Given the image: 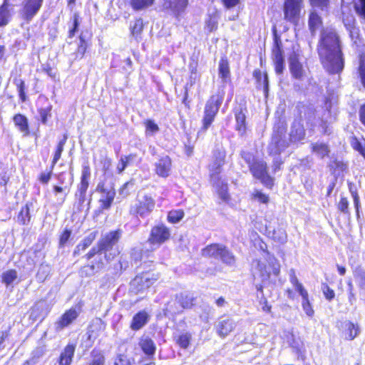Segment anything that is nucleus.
I'll list each match as a JSON object with an SVG mask.
<instances>
[{"label": "nucleus", "mask_w": 365, "mask_h": 365, "mask_svg": "<svg viewBox=\"0 0 365 365\" xmlns=\"http://www.w3.org/2000/svg\"><path fill=\"white\" fill-rule=\"evenodd\" d=\"M128 160H129L128 157L121 158V159L120 160V161L117 165V170L119 173H121L125 169V168L128 165Z\"/></svg>", "instance_id": "57"}, {"label": "nucleus", "mask_w": 365, "mask_h": 365, "mask_svg": "<svg viewBox=\"0 0 365 365\" xmlns=\"http://www.w3.org/2000/svg\"><path fill=\"white\" fill-rule=\"evenodd\" d=\"M283 53L284 50L282 41L279 37H278L275 34L271 58L274 66L275 72L277 74L282 73L284 69V59Z\"/></svg>", "instance_id": "7"}, {"label": "nucleus", "mask_w": 365, "mask_h": 365, "mask_svg": "<svg viewBox=\"0 0 365 365\" xmlns=\"http://www.w3.org/2000/svg\"><path fill=\"white\" fill-rule=\"evenodd\" d=\"M114 365H131V364L126 356L120 354L115 360Z\"/></svg>", "instance_id": "55"}, {"label": "nucleus", "mask_w": 365, "mask_h": 365, "mask_svg": "<svg viewBox=\"0 0 365 365\" xmlns=\"http://www.w3.org/2000/svg\"><path fill=\"white\" fill-rule=\"evenodd\" d=\"M284 128H281L274 131L270 144L268 146V150L271 155L279 154L282 150L288 147V143L284 139Z\"/></svg>", "instance_id": "12"}, {"label": "nucleus", "mask_w": 365, "mask_h": 365, "mask_svg": "<svg viewBox=\"0 0 365 365\" xmlns=\"http://www.w3.org/2000/svg\"><path fill=\"white\" fill-rule=\"evenodd\" d=\"M44 354V349L43 347H37L34 349L31 354V357L25 361V363L29 365H36L38 360Z\"/></svg>", "instance_id": "34"}, {"label": "nucleus", "mask_w": 365, "mask_h": 365, "mask_svg": "<svg viewBox=\"0 0 365 365\" xmlns=\"http://www.w3.org/2000/svg\"><path fill=\"white\" fill-rule=\"evenodd\" d=\"M253 269L255 274H258L262 279H267L269 278L271 271L267 267L264 263L259 260H255L253 262Z\"/></svg>", "instance_id": "23"}, {"label": "nucleus", "mask_w": 365, "mask_h": 365, "mask_svg": "<svg viewBox=\"0 0 365 365\" xmlns=\"http://www.w3.org/2000/svg\"><path fill=\"white\" fill-rule=\"evenodd\" d=\"M170 237V230L164 225H158L152 228L148 242L158 247L169 240Z\"/></svg>", "instance_id": "9"}, {"label": "nucleus", "mask_w": 365, "mask_h": 365, "mask_svg": "<svg viewBox=\"0 0 365 365\" xmlns=\"http://www.w3.org/2000/svg\"><path fill=\"white\" fill-rule=\"evenodd\" d=\"M75 351V346L72 344L67 345L61 354L59 365H70Z\"/></svg>", "instance_id": "21"}, {"label": "nucleus", "mask_w": 365, "mask_h": 365, "mask_svg": "<svg viewBox=\"0 0 365 365\" xmlns=\"http://www.w3.org/2000/svg\"><path fill=\"white\" fill-rule=\"evenodd\" d=\"M188 4V0H170L169 8L175 15L184 11Z\"/></svg>", "instance_id": "27"}, {"label": "nucleus", "mask_w": 365, "mask_h": 365, "mask_svg": "<svg viewBox=\"0 0 365 365\" xmlns=\"http://www.w3.org/2000/svg\"><path fill=\"white\" fill-rule=\"evenodd\" d=\"M301 4L302 0H286L284 6V18L291 22H296L300 14Z\"/></svg>", "instance_id": "14"}, {"label": "nucleus", "mask_w": 365, "mask_h": 365, "mask_svg": "<svg viewBox=\"0 0 365 365\" xmlns=\"http://www.w3.org/2000/svg\"><path fill=\"white\" fill-rule=\"evenodd\" d=\"M120 235L121 233L119 230L112 231L105 235L98 243V249L97 252L102 250L108 252L112 250L113 246L118 242Z\"/></svg>", "instance_id": "16"}, {"label": "nucleus", "mask_w": 365, "mask_h": 365, "mask_svg": "<svg viewBox=\"0 0 365 365\" xmlns=\"http://www.w3.org/2000/svg\"><path fill=\"white\" fill-rule=\"evenodd\" d=\"M155 174L163 178H168L172 171V160L168 155L160 157L154 164Z\"/></svg>", "instance_id": "15"}, {"label": "nucleus", "mask_w": 365, "mask_h": 365, "mask_svg": "<svg viewBox=\"0 0 365 365\" xmlns=\"http://www.w3.org/2000/svg\"><path fill=\"white\" fill-rule=\"evenodd\" d=\"M110 165V159L108 158L106 155H101L100 163L97 166H99V168L105 173V174H106L109 170Z\"/></svg>", "instance_id": "46"}, {"label": "nucleus", "mask_w": 365, "mask_h": 365, "mask_svg": "<svg viewBox=\"0 0 365 365\" xmlns=\"http://www.w3.org/2000/svg\"><path fill=\"white\" fill-rule=\"evenodd\" d=\"M219 76L224 82L230 78V68L227 60L222 59L219 64Z\"/></svg>", "instance_id": "32"}, {"label": "nucleus", "mask_w": 365, "mask_h": 365, "mask_svg": "<svg viewBox=\"0 0 365 365\" xmlns=\"http://www.w3.org/2000/svg\"><path fill=\"white\" fill-rule=\"evenodd\" d=\"M356 13L365 19V0H354Z\"/></svg>", "instance_id": "45"}, {"label": "nucleus", "mask_w": 365, "mask_h": 365, "mask_svg": "<svg viewBox=\"0 0 365 365\" xmlns=\"http://www.w3.org/2000/svg\"><path fill=\"white\" fill-rule=\"evenodd\" d=\"M318 53L324 68L337 73L344 68V59L339 36L332 29H324L318 46Z\"/></svg>", "instance_id": "1"}, {"label": "nucleus", "mask_w": 365, "mask_h": 365, "mask_svg": "<svg viewBox=\"0 0 365 365\" xmlns=\"http://www.w3.org/2000/svg\"><path fill=\"white\" fill-rule=\"evenodd\" d=\"M237 128L240 132L245 130V115L242 113L236 115Z\"/></svg>", "instance_id": "48"}, {"label": "nucleus", "mask_w": 365, "mask_h": 365, "mask_svg": "<svg viewBox=\"0 0 365 365\" xmlns=\"http://www.w3.org/2000/svg\"><path fill=\"white\" fill-rule=\"evenodd\" d=\"M216 187L217 188V192H218L219 197L224 202H228V200H230V195L227 193V184L222 183V185L220 187V185L217 183H216Z\"/></svg>", "instance_id": "42"}, {"label": "nucleus", "mask_w": 365, "mask_h": 365, "mask_svg": "<svg viewBox=\"0 0 365 365\" xmlns=\"http://www.w3.org/2000/svg\"><path fill=\"white\" fill-rule=\"evenodd\" d=\"M131 7L135 11L145 10L154 4V0H130Z\"/></svg>", "instance_id": "30"}, {"label": "nucleus", "mask_w": 365, "mask_h": 365, "mask_svg": "<svg viewBox=\"0 0 365 365\" xmlns=\"http://www.w3.org/2000/svg\"><path fill=\"white\" fill-rule=\"evenodd\" d=\"M322 289L323 294L327 299L331 300L334 298L335 293L334 290L331 289L327 284H323Z\"/></svg>", "instance_id": "54"}, {"label": "nucleus", "mask_w": 365, "mask_h": 365, "mask_svg": "<svg viewBox=\"0 0 365 365\" xmlns=\"http://www.w3.org/2000/svg\"><path fill=\"white\" fill-rule=\"evenodd\" d=\"M143 29V19L139 18L133 21L130 24V30L131 35L136 40L140 38V34Z\"/></svg>", "instance_id": "28"}, {"label": "nucleus", "mask_w": 365, "mask_h": 365, "mask_svg": "<svg viewBox=\"0 0 365 365\" xmlns=\"http://www.w3.org/2000/svg\"><path fill=\"white\" fill-rule=\"evenodd\" d=\"M349 35H350V37L352 39V41H354V42L355 43H357V40L359 39V31L357 28L354 27L351 29L349 30Z\"/></svg>", "instance_id": "60"}, {"label": "nucleus", "mask_w": 365, "mask_h": 365, "mask_svg": "<svg viewBox=\"0 0 365 365\" xmlns=\"http://www.w3.org/2000/svg\"><path fill=\"white\" fill-rule=\"evenodd\" d=\"M339 327L346 340L354 339L360 331L358 323H353L351 321H341Z\"/></svg>", "instance_id": "17"}, {"label": "nucleus", "mask_w": 365, "mask_h": 365, "mask_svg": "<svg viewBox=\"0 0 365 365\" xmlns=\"http://www.w3.org/2000/svg\"><path fill=\"white\" fill-rule=\"evenodd\" d=\"M105 358L102 354H97L94 356L93 361L91 365H104Z\"/></svg>", "instance_id": "62"}, {"label": "nucleus", "mask_w": 365, "mask_h": 365, "mask_svg": "<svg viewBox=\"0 0 365 365\" xmlns=\"http://www.w3.org/2000/svg\"><path fill=\"white\" fill-rule=\"evenodd\" d=\"M18 220L24 225L28 223L30 220V215H29V208L28 205H26L24 207L19 216Z\"/></svg>", "instance_id": "44"}, {"label": "nucleus", "mask_w": 365, "mask_h": 365, "mask_svg": "<svg viewBox=\"0 0 365 365\" xmlns=\"http://www.w3.org/2000/svg\"><path fill=\"white\" fill-rule=\"evenodd\" d=\"M268 262L269 264V267L272 268V272L277 276L280 272V264L278 262V260L274 257L273 256H269Z\"/></svg>", "instance_id": "43"}, {"label": "nucleus", "mask_w": 365, "mask_h": 365, "mask_svg": "<svg viewBox=\"0 0 365 365\" xmlns=\"http://www.w3.org/2000/svg\"><path fill=\"white\" fill-rule=\"evenodd\" d=\"M39 115L43 123H46L47 118L50 116V109L49 108H41L39 110Z\"/></svg>", "instance_id": "59"}, {"label": "nucleus", "mask_w": 365, "mask_h": 365, "mask_svg": "<svg viewBox=\"0 0 365 365\" xmlns=\"http://www.w3.org/2000/svg\"><path fill=\"white\" fill-rule=\"evenodd\" d=\"M272 237L274 240L279 242V243H284L287 242V235L285 230L278 228L274 230Z\"/></svg>", "instance_id": "40"}, {"label": "nucleus", "mask_w": 365, "mask_h": 365, "mask_svg": "<svg viewBox=\"0 0 365 365\" xmlns=\"http://www.w3.org/2000/svg\"><path fill=\"white\" fill-rule=\"evenodd\" d=\"M255 78L258 81V83H261L264 86V90L265 92L268 90V76L267 73H262V72L259 70H256L253 73Z\"/></svg>", "instance_id": "37"}, {"label": "nucleus", "mask_w": 365, "mask_h": 365, "mask_svg": "<svg viewBox=\"0 0 365 365\" xmlns=\"http://www.w3.org/2000/svg\"><path fill=\"white\" fill-rule=\"evenodd\" d=\"M144 125L145 127V135L147 136L154 135L160 130L159 126L153 120H145Z\"/></svg>", "instance_id": "36"}, {"label": "nucleus", "mask_w": 365, "mask_h": 365, "mask_svg": "<svg viewBox=\"0 0 365 365\" xmlns=\"http://www.w3.org/2000/svg\"><path fill=\"white\" fill-rule=\"evenodd\" d=\"M14 122L15 125L19 130L24 133V135L29 134V125L27 118L21 114L15 115L14 117Z\"/></svg>", "instance_id": "26"}, {"label": "nucleus", "mask_w": 365, "mask_h": 365, "mask_svg": "<svg viewBox=\"0 0 365 365\" xmlns=\"http://www.w3.org/2000/svg\"><path fill=\"white\" fill-rule=\"evenodd\" d=\"M81 312L80 306H76L67 311L61 319H76Z\"/></svg>", "instance_id": "41"}, {"label": "nucleus", "mask_w": 365, "mask_h": 365, "mask_svg": "<svg viewBox=\"0 0 365 365\" xmlns=\"http://www.w3.org/2000/svg\"><path fill=\"white\" fill-rule=\"evenodd\" d=\"M71 236V231L66 230L60 237V245H65L67 241L68 240L69 237Z\"/></svg>", "instance_id": "63"}, {"label": "nucleus", "mask_w": 365, "mask_h": 365, "mask_svg": "<svg viewBox=\"0 0 365 365\" xmlns=\"http://www.w3.org/2000/svg\"><path fill=\"white\" fill-rule=\"evenodd\" d=\"M312 150L320 158L327 156L330 152L329 146L323 143L317 142L312 144Z\"/></svg>", "instance_id": "25"}, {"label": "nucleus", "mask_w": 365, "mask_h": 365, "mask_svg": "<svg viewBox=\"0 0 365 365\" xmlns=\"http://www.w3.org/2000/svg\"><path fill=\"white\" fill-rule=\"evenodd\" d=\"M88 179H81L80 185H78V191L81 192H86L88 187Z\"/></svg>", "instance_id": "61"}, {"label": "nucleus", "mask_w": 365, "mask_h": 365, "mask_svg": "<svg viewBox=\"0 0 365 365\" xmlns=\"http://www.w3.org/2000/svg\"><path fill=\"white\" fill-rule=\"evenodd\" d=\"M219 15L217 11L209 14V19L206 21V28L209 31L215 30L218 24Z\"/></svg>", "instance_id": "35"}, {"label": "nucleus", "mask_w": 365, "mask_h": 365, "mask_svg": "<svg viewBox=\"0 0 365 365\" xmlns=\"http://www.w3.org/2000/svg\"><path fill=\"white\" fill-rule=\"evenodd\" d=\"M17 272L15 269L6 270L2 274V282L9 286L17 279Z\"/></svg>", "instance_id": "33"}, {"label": "nucleus", "mask_w": 365, "mask_h": 365, "mask_svg": "<svg viewBox=\"0 0 365 365\" xmlns=\"http://www.w3.org/2000/svg\"><path fill=\"white\" fill-rule=\"evenodd\" d=\"M329 1V0H310L313 6L319 7L322 9L327 6Z\"/></svg>", "instance_id": "58"}, {"label": "nucleus", "mask_w": 365, "mask_h": 365, "mask_svg": "<svg viewBox=\"0 0 365 365\" xmlns=\"http://www.w3.org/2000/svg\"><path fill=\"white\" fill-rule=\"evenodd\" d=\"M98 190L101 192L99 202L103 209H108L110 207L115 196V190L111 184L106 185L100 183Z\"/></svg>", "instance_id": "13"}, {"label": "nucleus", "mask_w": 365, "mask_h": 365, "mask_svg": "<svg viewBox=\"0 0 365 365\" xmlns=\"http://www.w3.org/2000/svg\"><path fill=\"white\" fill-rule=\"evenodd\" d=\"M289 68L294 78L302 79L306 73L305 68L302 63L299 50L294 51L289 57Z\"/></svg>", "instance_id": "11"}, {"label": "nucleus", "mask_w": 365, "mask_h": 365, "mask_svg": "<svg viewBox=\"0 0 365 365\" xmlns=\"http://www.w3.org/2000/svg\"><path fill=\"white\" fill-rule=\"evenodd\" d=\"M191 336L189 334H182L179 336L178 344L180 347L187 349L190 344Z\"/></svg>", "instance_id": "50"}, {"label": "nucleus", "mask_w": 365, "mask_h": 365, "mask_svg": "<svg viewBox=\"0 0 365 365\" xmlns=\"http://www.w3.org/2000/svg\"><path fill=\"white\" fill-rule=\"evenodd\" d=\"M305 135L304 129L299 122H294L292 126L289 134L290 141L297 143L304 139Z\"/></svg>", "instance_id": "19"}, {"label": "nucleus", "mask_w": 365, "mask_h": 365, "mask_svg": "<svg viewBox=\"0 0 365 365\" xmlns=\"http://www.w3.org/2000/svg\"><path fill=\"white\" fill-rule=\"evenodd\" d=\"M193 301L194 298L190 294L181 293L168 304L166 312L171 316L180 313L184 309L190 308L192 305Z\"/></svg>", "instance_id": "6"}, {"label": "nucleus", "mask_w": 365, "mask_h": 365, "mask_svg": "<svg viewBox=\"0 0 365 365\" xmlns=\"http://www.w3.org/2000/svg\"><path fill=\"white\" fill-rule=\"evenodd\" d=\"M204 257L220 259L227 264H232L235 262L233 255L223 245L212 244L207 246L202 250Z\"/></svg>", "instance_id": "3"}, {"label": "nucleus", "mask_w": 365, "mask_h": 365, "mask_svg": "<svg viewBox=\"0 0 365 365\" xmlns=\"http://www.w3.org/2000/svg\"><path fill=\"white\" fill-rule=\"evenodd\" d=\"M48 312V308L45 302H39L36 304L31 309V313L30 317L36 319L42 318L44 319L46 317Z\"/></svg>", "instance_id": "22"}, {"label": "nucleus", "mask_w": 365, "mask_h": 365, "mask_svg": "<svg viewBox=\"0 0 365 365\" xmlns=\"http://www.w3.org/2000/svg\"><path fill=\"white\" fill-rule=\"evenodd\" d=\"M184 217V212L182 210H172L168 215V220L171 223L180 222Z\"/></svg>", "instance_id": "39"}, {"label": "nucleus", "mask_w": 365, "mask_h": 365, "mask_svg": "<svg viewBox=\"0 0 365 365\" xmlns=\"http://www.w3.org/2000/svg\"><path fill=\"white\" fill-rule=\"evenodd\" d=\"M225 154L220 153L219 156L216 159V162L210 165V171L212 172L211 177L212 180L217 178L215 175L220 173V168L223 165Z\"/></svg>", "instance_id": "29"}, {"label": "nucleus", "mask_w": 365, "mask_h": 365, "mask_svg": "<svg viewBox=\"0 0 365 365\" xmlns=\"http://www.w3.org/2000/svg\"><path fill=\"white\" fill-rule=\"evenodd\" d=\"M359 72L361 83L365 87V55L361 56L360 58Z\"/></svg>", "instance_id": "51"}, {"label": "nucleus", "mask_w": 365, "mask_h": 365, "mask_svg": "<svg viewBox=\"0 0 365 365\" xmlns=\"http://www.w3.org/2000/svg\"><path fill=\"white\" fill-rule=\"evenodd\" d=\"M150 316L149 315L148 312L145 310H143L137 313L133 319L137 320V319H148Z\"/></svg>", "instance_id": "64"}, {"label": "nucleus", "mask_w": 365, "mask_h": 365, "mask_svg": "<svg viewBox=\"0 0 365 365\" xmlns=\"http://www.w3.org/2000/svg\"><path fill=\"white\" fill-rule=\"evenodd\" d=\"M321 24L322 20L320 16L315 11H312L309 19V26L311 32L314 34L320 27Z\"/></svg>", "instance_id": "31"}, {"label": "nucleus", "mask_w": 365, "mask_h": 365, "mask_svg": "<svg viewBox=\"0 0 365 365\" xmlns=\"http://www.w3.org/2000/svg\"><path fill=\"white\" fill-rule=\"evenodd\" d=\"M96 233L91 232L83 240V242L78 246V247L82 248V250H86L88 247H89L93 241L96 239Z\"/></svg>", "instance_id": "49"}, {"label": "nucleus", "mask_w": 365, "mask_h": 365, "mask_svg": "<svg viewBox=\"0 0 365 365\" xmlns=\"http://www.w3.org/2000/svg\"><path fill=\"white\" fill-rule=\"evenodd\" d=\"M223 98L224 96L222 93H218L217 95L212 96L207 101L205 106L204 116L202 119V128L204 130H207L212 124L218 112L220 106L222 104Z\"/></svg>", "instance_id": "2"}, {"label": "nucleus", "mask_w": 365, "mask_h": 365, "mask_svg": "<svg viewBox=\"0 0 365 365\" xmlns=\"http://www.w3.org/2000/svg\"><path fill=\"white\" fill-rule=\"evenodd\" d=\"M250 169L253 176L262 182L265 186L271 187L273 185V179L267 172V165L263 161H255L250 165Z\"/></svg>", "instance_id": "8"}, {"label": "nucleus", "mask_w": 365, "mask_h": 365, "mask_svg": "<svg viewBox=\"0 0 365 365\" xmlns=\"http://www.w3.org/2000/svg\"><path fill=\"white\" fill-rule=\"evenodd\" d=\"M158 279V274L145 272L137 275L130 282V292L138 294L144 292Z\"/></svg>", "instance_id": "4"}, {"label": "nucleus", "mask_w": 365, "mask_h": 365, "mask_svg": "<svg viewBox=\"0 0 365 365\" xmlns=\"http://www.w3.org/2000/svg\"><path fill=\"white\" fill-rule=\"evenodd\" d=\"M43 0H25L22 15L24 19L29 21L40 9Z\"/></svg>", "instance_id": "18"}, {"label": "nucleus", "mask_w": 365, "mask_h": 365, "mask_svg": "<svg viewBox=\"0 0 365 365\" xmlns=\"http://www.w3.org/2000/svg\"><path fill=\"white\" fill-rule=\"evenodd\" d=\"M66 140H67V136L64 135L63 139L61 140L58 143V144L57 145L56 150L55 152V154H54V156H53V160H52V168L56 164L58 160L61 158V153H62V152L63 150V147L65 145Z\"/></svg>", "instance_id": "38"}, {"label": "nucleus", "mask_w": 365, "mask_h": 365, "mask_svg": "<svg viewBox=\"0 0 365 365\" xmlns=\"http://www.w3.org/2000/svg\"><path fill=\"white\" fill-rule=\"evenodd\" d=\"M235 324L232 321H217L215 328L217 334L225 337L228 335L234 329Z\"/></svg>", "instance_id": "20"}, {"label": "nucleus", "mask_w": 365, "mask_h": 365, "mask_svg": "<svg viewBox=\"0 0 365 365\" xmlns=\"http://www.w3.org/2000/svg\"><path fill=\"white\" fill-rule=\"evenodd\" d=\"M289 281L302 298V305L304 312L306 313L307 317H312L314 314V310L310 304L309 300V294L302 283H300L297 277L294 269H292L289 271Z\"/></svg>", "instance_id": "5"}, {"label": "nucleus", "mask_w": 365, "mask_h": 365, "mask_svg": "<svg viewBox=\"0 0 365 365\" xmlns=\"http://www.w3.org/2000/svg\"><path fill=\"white\" fill-rule=\"evenodd\" d=\"M155 207V201L153 197L147 194L138 196V203L132 208V211L144 217L150 214Z\"/></svg>", "instance_id": "10"}, {"label": "nucleus", "mask_w": 365, "mask_h": 365, "mask_svg": "<svg viewBox=\"0 0 365 365\" xmlns=\"http://www.w3.org/2000/svg\"><path fill=\"white\" fill-rule=\"evenodd\" d=\"M139 344L146 355L153 356L155 354V345L153 341L148 336L142 337Z\"/></svg>", "instance_id": "24"}, {"label": "nucleus", "mask_w": 365, "mask_h": 365, "mask_svg": "<svg viewBox=\"0 0 365 365\" xmlns=\"http://www.w3.org/2000/svg\"><path fill=\"white\" fill-rule=\"evenodd\" d=\"M349 202L346 197H341L338 205V208L341 212L346 213L348 212Z\"/></svg>", "instance_id": "56"}, {"label": "nucleus", "mask_w": 365, "mask_h": 365, "mask_svg": "<svg viewBox=\"0 0 365 365\" xmlns=\"http://www.w3.org/2000/svg\"><path fill=\"white\" fill-rule=\"evenodd\" d=\"M252 195L253 197L258 200L259 202L267 204L269 202V196L262 193L259 190H255Z\"/></svg>", "instance_id": "52"}, {"label": "nucleus", "mask_w": 365, "mask_h": 365, "mask_svg": "<svg viewBox=\"0 0 365 365\" xmlns=\"http://www.w3.org/2000/svg\"><path fill=\"white\" fill-rule=\"evenodd\" d=\"M351 146L354 150L359 151L360 154L365 158V142L361 143L356 138H354L351 140Z\"/></svg>", "instance_id": "47"}, {"label": "nucleus", "mask_w": 365, "mask_h": 365, "mask_svg": "<svg viewBox=\"0 0 365 365\" xmlns=\"http://www.w3.org/2000/svg\"><path fill=\"white\" fill-rule=\"evenodd\" d=\"M343 22L348 31L355 27V19L352 15L343 17Z\"/></svg>", "instance_id": "53"}]
</instances>
